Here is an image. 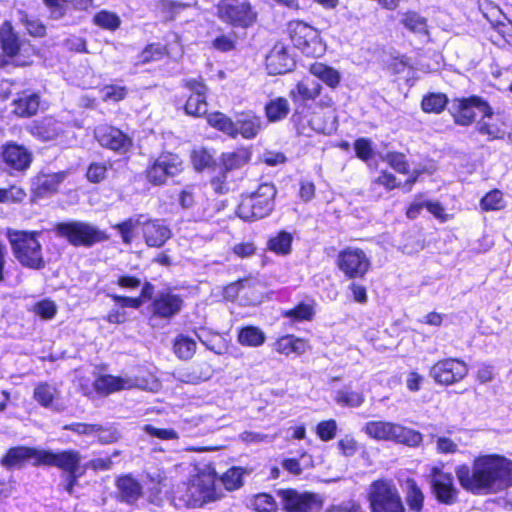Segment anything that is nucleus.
I'll list each match as a JSON object with an SVG mask.
<instances>
[{
    "label": "nucleus",
    "instance_id": "obj_1",
    "mask_svg": "<svg viewBox=\"0 0 512 512\" xmlns=\"http://www.w3.org/2000/svg\"><path fill=\"white\" fill-rule=\"evenodd\" d=\"M455 473L461 487L474 495L494 494L512 486V460L497 453L476 456L471 466L460 465Z\"/></svg>",
    "mask_w": 512,
    "mask_h": 512
},
{
    "label": "nucleus",
    "instance_id": "obj_2",
    "mask_svg": "<svg viewBox=\"0 0 512 512\" xmlns=\"http://www.w3.org/2000/svg\"><path fill=\"white\" fill-rule=\"evenodd\" d=\"M216 472L206 468L190 477L187 482L178 484L174 489V498L187 507H202L220 500L224 494L216 486Z\"/></svg>",
    "mask_w": 512,
    "mask_h": 512
},
{
    "label": "nucleus",
    "instance_id": "obj_3",
    "mask_svg": "<svg viewBox=\"0 0 512 512\" xmlns=\"http://www.w3.org/2000/svg\"><path fill=\"white\" fill-rule=\"evenodd\" d=\"M39 232L9 230L7 238L15 258L25 267L41 269L44 267L42 247L37 239Z\"/></svg>",
    "mask_w": 512,
    "mask_h": 512
},
{
    "label": "nucleus",
    "instance_id": "obj_4",
    "mask_svg": "<svg viewBox=\"0 0 512 512\" xmlns=\"http://www.w3.org/2000/svg\"><path fill=\"white\" fill-rule=\"evenodd\" d=\"M367 501L371 512H405L400 492L391 479L373 481L368 487Z\"/></svg>",
    "mask_w": 512,
    "mask_h": 512
},
{
    "label": "nucleus",
    "instance_id": "obj_5",
    "mask_svg": "<svg viewBox=\"0 0 512 512\" xmlns=\"http://www.w3.org/2000/svg\"><path fill=\"white\" fill-rule=\"evenodd\" d=\"M276 188L273 184H261L257 191L243 196L238 205L237 214L246 221H253L268 216L274 208Z\"/></svg>",
    "mask_w": 512,
    "mask_h": 512
},
{
    "label": "nucleus",
    "instance_id": "obj_6",
    "mask_svg": "<svg viewBox=\"0 0 512 512\" xmlns=\"http://www.w3.org/2000/svg\"><path fill=\"white\" fill-rule=\"evenodd\" d=\"M363 431L375 440L393 441L411 447L418 446L422 441L419 432L388 421H369L364 425Z\"/></svg>",
    "mask_w": 512,
    "mask_h": 512
},
{
    "label": "nucleus",
    "instance_id": "obj_7",
    "mask_svg": "<svg viewBox=\"0 0 512 512\" xmlns=\"http://www.w3.org/2000/svg\"><path fill=\"white\" fill-rule=\"evenodd\" d=\"M55 231L58 236L65 238L73 246L90 247L108 239L104 231L83 221L58 223Z\"/></svg>",
    "mask_w": 512,
    "mask_h": 512
},
{
    "label": "nucleus",
    "instance_id": "obj_8",
    "mask_svg": "<svg viewBox=\"0 0 512 512\" xmlns=\"http://www.w3.org/2000/svg\"><path fill=\"white\" fill-rule=\"evenodd\" d=\"M288 30L293 45L306 56L320 57L325 53L326 46L314 27L302 21H291Z\"/></svg>",
    "mask_w": 512,
    "mask_h": 512
},
{
    "label": "nucleus",
    "instance_id": "obj_9",
    "mask_svg": "<svg viewBox=\"0 0 512 512\" xmlns=\"http://www.w3.org/2000/svg\"><path fill=\"white\" fill-rule=\"evenodd\" d=\"M217 16L223 22L235 27H249L256 21V13L247 1L220 0Z\"/></svg>",
    "mask_w": 512,
    "mask_h": 512
},
{
    "label": "nucleus",
    "instance_id": "obj_10",
    "mask_svg": "<svg viewBox=\"0 0 512 512\" xmlns=\"http://www.w3.org/2000/svg\"><path fill=\"white\" fill-rule=\"evenodd\" d=\"M475 110L483 116L492 115V106L487 100L478 95L454 99V122L461 126H469L475 121Z\"/></svg>",
    "mask_w": 512,
    "mask_h": 512
},
{
    "label": "nucleus",
    "instance_id": "obj_11",
    "mask_svg": "<svg viewBox=\"0 0 512 512\" xmlns=\"http://www.w3.org/2000/svg\"><path fill=\"white\" fill-rule=\"evenodd\" d=\"M336 265L347 278L356 279L364 277L371 263L362 249L347 247L338 253Z\"/></svg>",
    "mask_w": 512,
    "mask_h": 512
},
{
    "label": "nucleus",
    "instance_id": "obj_12",
    "mask_svg": "<svg viewBox=\"0 0 512 512\" xmlns=\"http://www.w3.org/2000/svg\"><path fill=\"white\" fill-rule=\"evenodd\" d=\"M281 504L286 512H319L321 501L317 495L294 489H280L277 492Z\"/></svg>",
    "mask_w": 512,
    "mask_h": 512
},
{
    "label": "nucleus",
    "instance_id": "obj_13",
    "mask_svg": "<svg viewBox=\"0 0 512 512\" xmlns=\"http://www.w3.org/2000/svg\"><path fill=\"white\" fill-rule=\"evenodd\" d=\"M94 389L102 395H108L114 392L129 390L133 388L147 389V381L137 376L128 374L113 376L101 375L94 381Z\"/></svg>",
    "mask_w": 512,
    "mask_h": 512
},
{
    "label": "nucleus",
    "instance_id": "obj_14",
    "mask_svg": "<svg viewBox=\"0 0 512 512\" xmlns=\"http://www.w3.org/2000/svg\"><path fill=\"white\" fill-rule=\"evenodd\" d=\"M181 159L171 153L160 155L146 170L148 181L154 185H162L168 177H173L182 171Z\"/></svg>",
    "mask_w": 512,
    "mask_h": 512
},
{
    "label": "nucleus",
    "instance_id": "obj_15",
    "mask_svg": "<svg viewBox=\"0 0 512 512\" xmlns=\"http://www.w3.org/2000/svg\"><path fill=\"white\" fill-rule=\"evenodd\" d=\"M508 120L503 112H494L492 109L491 116L481 115L476 124V131L486 136L488 141L509 140L512 141V133L507 131Z\"/></svg>",
    "mask_w": 512,
    "mask_h": 512
},
{
    "label": "nucleus",
    "instance_id": "obj_16",
    "mask_svg": "<svg viewBox=\"0 0 512 512\" xmlns=\"http://www.w3.org/2000/svg\"><path fill=\"white\" fill-rule=\"evenodd\" d=\"M94 136L102 147L120 154L128 152L133 145L131 137L120 129L106 124L97 126L94 130Z\"/></svg>",
    "mask_w": 512,
    "mask_h": 512
},
{
    "label": "nucleus",
    "instance_id": "obj_17",
    "mask_svg": "<svg viewBox=\"0 0 512 512\" xmlns=\"http://www.w3.org/2000/svg\"><path fill=\"white\" fill-rule=\"evenodd\" d=\"M40 462L43 466H53L67 473L79 471L82 457L76 450L52 451L42 449Z\"/></svg>",
    "mask_w": 512,
    "mask_h": 512
},
{
    "label": "nucleus",
    "instance_id": "obj_18",
    "mask_svg": "<svg viewBox=\"0 0 512 512\" xmlns=\"http://www.w3.org/2000/svg\"><path fill=\"white\" fill-rule=\"evenodd\" d=\"M1 158L10 170L23 172L32 162L31 152L23 145L8 142L2 146Z\"/></svg>",
    "mask_w": 512,
    "mask_h": 512
},
{
    "label": "nucleus",
    "instance_id": "obj_19",
    "mask_svg": "<svg viewBox=\"0 0 512 512\" xmlns=\"http://www.w3.org/2000/svg\"><path fill=\"white\" fill-rule=\"evenodd\" d=\"M42 453V449L33 447L18 446L10 448L5 456L1 459V464L7 469L20 468L25 462L32 460L34 466H40L39 456Z\"/></svg>",
    "mask_w": 512,
    "mask_h": 512
},
{
    "label": "nucleus",
    "instance_id": "obj_20",
    "mask_svg": "<svg viewBox=\"0 0 512 512\" xmlns=\"http://www.w3.org/2000/svg\"><path fill=\"white\" fill-rule=\"evenodd\" d=\"M142 234L149 247H161L172 236L169 226L160 219H150L142 222Z\"/></svg>",
    "mask_w": 512,
    "mask_h": 512
},
{
    "label": "nucleus",
    "instance_id": "obj_21",
    "mask_svg": "<svg viewBox=\"0 0 512 512\" xmlns=\"http://www.w3.org/2000/svg\"><path fill=\"white\" fill-rule=\"evenodd\" d=\"M185 86L192 91L185 105L186 113L197 117L206 114V86L204 83L198 79H187L185 80Z\"/></svg>",
    "mask_w": 512,
    "mask_h": 512
},
{
    "label": "nucleus",
    "instance_id": "obj_22",
    "mask_svg": "<svg viewBox=\"0 0 512 512\" xmlns=\"http://www.w3.org/2000/svg\"><path fill=\"white\" fill-rule=\"evenodd\" d=\"M294 66V60L283 44H276L266 58V68L269 74L278 75L289 72Z\"/></svg>",
    "mask_w": 512,
    "mask_h": 512
},
{
    "label": "nucleus",
    "instance_id": "obj_23",
    "mask_svg": "<svg viewBox=\"0 0 512 512\" xmlns=\"http://www.w3.org/2000/svg\"><path fill=\"white\" fill-rule=\"evenodd\" d=\"M235 138L240 135L244 139H254L262 130V119L253 112H243L234 121Z\"/></svg>",
    "mask_w": 512,
    "mask_h": 512
},
{
    "label": "nucleus",
    "instance_id": "obj_24",
    "mask_svg": "<svg viewBox=\"0 0 512 512\" xmlns=\"http://www.w3.org/2000/svg\"><path fill=\"white\" fill-rule=\"evenodd\" d=\"M183 300L171 292L160 293L153 301V312L162 318H170L179 313Z\"/></svg>",
    "mask_w": 512,
    "mask_h": 512
},
{
    "label": "nucleus",
    "instance_id": "obj_25",
    "mask_svg": "<svg viewBox=\"0 0 512 512\" xmlns=\"http://www.w3.org/2000/svg\"><path fill=\"white\" fill-rule=\"evenodd\" d=\"M13 113L19 117L28 118L36 115L40 106V97L37 93L24 91L13 100Z\"/></svg>",
    "mask_w": 512,
    "mask_h": 512
},
{
    "label": "nucleus",
    "instance_id": "obj_26",
    "mask_svg": "<svg viewBox=\"0 0 512 512\" xmlns=\"http://www.w3.org/2000/svg\"><path fill=\"white\" fill-rule=\"evenodd\" d=\"M63 132V125L53 118H44L31 126V133L42 141H51Z\"/></svg>",
    "mask_w": 512,
    "mask_h": 512
},
{
    "label": "nucleus",
    "instance_id": "obj_27",
    "mask_svg": "<svg viewBox=\"0 0 512 512\" xmlns=\"http://www.w3.org/2000/svg\"><path fill=\"white\" fill-rule=\"evenodd\" d=\"M307 348L308 345L305 340L293 335L280 337L273 344V350L285 356H300L306 352Z\"/></svg>",
    "mask_w": 512,
    "mask_h": 512
},
{
    "label": "nucleus",
    "instance_id": "obj_28",
    "mask_svg": "<svg viewBox=\"0 0 512 512\" xmlns=\"http://www.w3.org/2000/svg\"><path fill=\"white\" fill-rule=\"evenodd\" d=\"M309 72L332 89L338 87L342 78L338 70L322 62L311 64Z\"/></svg>",
    "mask_w": 512,
    "mask_h": 512
},
{
    "label": "nucleus",
    "instance_id": "obj_29",
    "mask_svg": "<svg viewBox=\"0 0 512 512\" xmlns=\"http://www.w3.org/2000/svg\"><path fill=\"white\" fill-rule=\"evenodd\" d=\"M117 487L119 489L121 499L127 503H134L142 495V486L130 475L118 478Z\"/></svg>",
    "mask_w": 512,
    "mask_h": 512
},
{
    "label": "nucleus",
    "instance_id": "obj_30",
    "mask_svg": "<svg viewBox=\"0 0 512 512\" xmlns=\"http://www.w3.org/2000/svg\"><path fill=\"white\" fill-rule=\"evenodd\" d=\"M404 493L409 511L421 512L424 506V494L414 479H406Z\"/></svg>",
    "mask_w": 512,
    "mask_h": 512
},
{
    "label": "nucleus",
    "instance_id": "obj_31",
    "mask_svg": "<svg viewBox=\"0 0 512 512\" xmlns=\"http://www.w3.org/2000/svg\"><path fill=\"white\" fill-rule=\"evenodd\" d=\"M66 175L64 171L39 175L35 182L36 191L41 195L55 193Z\"/></svg>",
    "mask_w": 512,
    "mask_h": 512
},
{
    "label": "nucleus",
    "instance_id": "obj_32",
    "mask_svg": "<svg viewBox=\"0 0 512 512\" xmlns=\"http://www.w3.org/2000/svg\"><path fill=\"white\" fill-rule=\"evenodd\" d=\"M60 391L53 384L47 382L38 383L33 392L34 400L42 407H53L54 401L59 398Z\"/></svg>",
    "mask_w": 512,
    "mask_h": 512
},
{
    "label": "nucleus",
    "instance_id": "obj_33",
    "mask_svg": "<svg viewBox=\"0 0 512 512\" xmlns=\"http://www.w3.org/2000/svg\"><path fill=\"white\" fill-rule=\"evenodd\" d=\"M322 86L317 81L303 79L291 90L290 96L294 100H313L321 93Z\"/></svg>",
    "mask_w": 512,
    "mask_h": 512
},
{
    "label": "nucleus",
    "instance_id": "obj_34",
    "mask_svg": "<svg viewBox=\"0 0 512 512\" xmlns=\"http://www.w3.org/2000/svg\"><path fill=\"white\" fill-rule=\"evenodd\" d=\"M0 42L7 56H15L20 49L19 38L14 33L9 21L4 22L0 28Z\"/></svg>",
    "mask_w": 512,
    "mask_h": 512
},
{
    "label": "nucleus",
    "instance_id": "obj_35",
    "mask_svg": "<svg viewBox=\"0 0 512 512\" xmlns=\"http://www.w3.org/2000/svg\"><path fill=\"white\" fill-rule=\"evenodd\" d=\"M443 469L444 465L432 468L430 475L431 485L437 498L443 503H448V475Z\"/></svg>",
    "mask_w": 512,
    "mask_h": 512
},
{
    "label": "nucleus",
    "instance_id": "obj_36",
    "mask_svg": "<svg viewBox=\"0 0 512 512\" xmlns=\"http://www.w3.org/2000/svg\"><path fill=\"white\" fill-rule=\"evenodd\" d=\"M250 160V152L247 149H238L236 151L223 153L220 157L223 169L231 172L240 169Z\"/></svg>",
    "mask_w": 512,
    "mask_h": 512
},
{
    "label": "nucleus",
    "instance_id": "obj_37",
    "mask_svg": "<svg viewBox=\"0 0 512 512\" xmlns=\"http://www.w3.org/2000/svg\"><path fill=\"white\" fill-rule=\"evenodd\" d=\"M237 339L243 346L259 347L265 342L266 336L260 328L247 326L240 329Z\"/></svg>",
    "mask_w": 512,
    "mask_h": 512
},
{
    "label": "nucleus",
    "instance_id": "obj_38",
    "mask_svg": "<svg viewBox=\"0 0 512 512\" xmlns=\"http://www.w3.org/2000/svg\"><path fill=\"white\" fill-rule=\"evenodd\" d=\"M401 24L416 34L427 35V21L424 17L420 16L416 12H405L401 15Z\"/></svg>",
    "mask_w": 512,
    "mask_h": 512
},
{
    "label": "nucleus",
    "instance_id": "obj_39",
    "mask_svg": "<svg viewBox=\"0 0 512 512\" xmlns=\"http://www.w3.org/2000/svg\"><path fill=\"white\" fill-rule=\"evenodd\" d=\"M266 116L269 121L275 122L285 118L289 111V103L286 98L278 97L271 100L265 107Z\"/></svg>",
    "mask_w": 512,
    "mask_h": 512
},
{
    "label": "nucleus",
    "instance_id": "obj_40",
    "mask_svg": "<svg viewBox=\"0 0 512 512\" xmlns=\"http://www.w3.org/2000/svg\"><path fill=\"white\" fill-rule=\"evenodd\" d=\"M142 215L137 217H131L124 220L121 223L113 225V229H116L125 244H130L134 238V231L138 226H142Z\"/></svg>",
    "mask_w": 512,
    "mask_h": 512
},
{
    "label": "nucleus",
    "instance_id": "obj_41",
    "mask_svg": "<svg viewBox=\"0 0 512 512\" xmlns=\"http://www.w3.org/2000/svg\"><path fill=\"white\" fill-rule=\"evenodd\" d=\"M207 121L210 126L218 129L219 131L235 138L234 121L221 112H214L207 116Z\"/></svg>",
    "mask_w": 512,
    "mask_h": 512
},
{
    "label": "nucleus",
    "instance_id": "obj_42",
    "mask_svg": "<svg viewBox=\"0 0 512 512\" xmlns=\"http://www.w3.org/2000/svg\"><path fill=\"white\" fill-rule=\"evenodd\" d=\"M93 23L102 29L115 31L120 27L121 19L114 12L101 10L94 15Z\"/></svg>",
    "mask_w": 512,
    "mask_h": 512
},
{
    "label": "nucleus",
    "instance_id": "obj_43",
    "mask_svg": "<svg viewBox=\"0 0 512 512\" xmlns=\"http://www.w3.org/2000/svg\"><path fill=\"white\" fill-rule=\"evenodd\" d=\"M503 193L499 189H492L480 199V207L483 211H498L504 208Z\"/></svg>",
    "mask_w": 512,
    "mask_h": 512
},
{
    "label": "nucleus",
    "instance_id": "obj_44",
    "mask_svg": "<svg viewBox=\"0 0 512 512\" xmlns=\"http://www.w3.org/2000/svg\"><path fill=\"white\" fill-rule=\"evenodd\" d=\"M292 236L291 234L282 231L275 237H272L268 242V248L279 255H287L291 251Z\"/></svg>",
    "mask_w": 512,
    "mask_h": 512
},
{
    "label": "nucleus",
    "instance_id": "obj_45",
    "mask_svg": "<svg viewBox=\"0 0 512 512\" xmlns=\"http://www.w3.org/2000/svg\"><path fill=\"white\" fill-rule=\"evenodd\" d=\"M335 401L342 406L359 407L364 402V395L345 387L337 391Z\"/></svg>",
    "mask_w": 512,
    "mask_h": 512
},
{
    "label": "nucleus",
    "instance_id": "obj_46",
    "mask_svg": "<svg viewBox=\"0 0 512 512\" xmlns=\"http://www.w3.org/2000/svg\"><path fill=\"white\" fill-rule=\"evenodd\" d=\"M244 469L241 467H232L228 469L221 477V482L227 491H234L243 485Z\"/></svg>",
    "mask_w": 512,
    "mask_h": 512
},
{
    "label": "nucleus",
    "instance_id": "obj_47",
    "mask_svg": "<svg viewBox=\"0 0 512 512\" xmlns=\"http://www.w3.org/2000/svg\"><path fill=\"white\" fill-rule=\"evenodd\" d=\"M196 351V342L184 335H180L175 339L174 352L184 360L190 359Z\"/></svg>",
    "mask_w": 512,
    "mask_h": 512
},
{
    "label": "nucleus",
    "instance_id": "obj_48",
    "mask_svg": "<svg viewBox=\"0 0 512 512\" xmlns=\"http://www.w3.org/2000/svg\"><path fill=\"white\" fill-rule=\"evenodd\" d=\"M199 341L205 345L209 350L220 355L223 353L222 341L218 334L210 333L205 328H200L196 332Z\"/></svg>",
    "mask_w": 512,
    "mask_h": 512
},
{
    "label": "nucleus",
    "instance_id": "obj_49",
    "mask_svg": "<svg viewBox=\"0 0 512 512\" xmlns=\"http://www.w3.org/2000/svg\"><path fill=\"white\" fill-rule=\"evenodd\" d=\"M447 97L442 93H431L423 98L422 109L427 113H440L447 104Z\"/></svg>",
    "mask_w": 512,
    "mask_h": 512
},
{
    "label": "nucleus",
    "instance_id": "obj_50",
    "mask_svg": "<svg viewBox=\"0 0 512 512\" xmlns=\"http://www.w3.org/2000/svg\"><path fill=\"white\" fill-rule=\"evenodd\" d=\"M314 311L313 307L309 304L300 303L295 308L285 311L284 316L291 318L294 321L311 320Z\"/></svg>",
    "mask_w": 512,
    "mask_h": 512
},
{
    "label": "nucleus",
    "instance_id": "obj_51",
    "mask_svg": "<svg viewBox=\"0 0 512 512\" xmlns=\"http://www.w3.org/2000/svg\"><path fill=\"white\" fill-rule=\"evenodd\" d=\"M253 508L258 512H276L277 505L273 497L266 493L256 495L252 502Z\"/></svg>",
    "mask_w": 512,
    "mask_h": 512
},
{
    "label": "nucleus",
    "instance_id": "obj_52",
    "mask_svg": "<svg viewBox=\"0 0 512 512\" xmlns=\"http://www.w3.org/2000/svg\"><path fill=\"white\" fill-rule=\"evenodd\" d=\"M191 161L195 169L203 170L213 163L212 154L204 148L193 150L191 154Z\"/></svg>",
    "mask_w": 512,
    "mask_h": 512
},
{
    "label": "nucleus",
    "instance_id": "obj_53",
    "mask_svg": "<svg viewBox=\"0 0 512 512\" xmlns=\"http://www.w3.org/2000/svg\"><path fill=\"white\" fill-rule=\"evenodd\" d=\"M337 432V423L335 420H325L318 423L316 426V434L322 441L332 440Z\"/></svg>",
    "mask_w": 512,
    "mask_h": 512
},
{
    "label": "nucleus",
    "instance_id": "obj_54",
    "mask_svg": "<svg viewBox=\"0 0 512 512\" xmlns=\"http://www.w3.org/2000/svg\"><path fill=\"white\" fill-rule=\"evenodd\" d=\"M102 99L104 101L118 102L127 95V89L124 86L106 85L101 89Z\"/></svg>",
    "mask_w": 512,
    "mask_h": 512
},
{
    "label": "nucleus",
    "instance_id": "obj_55",
    "mask_svg": "<svg viewBox=\"0 0 512 512\" xmlns=\"http://www.w3.org/2000/svg\"><path fill=\"white\" fill-rule=\"evenodd\" d=\"M358 442L352 435H345L337 442V447L344 457H352L358 451Z\"/></svg>",
    "mask_w": 512,
    "mask_h": 512
},
{
    "label": "nucleus",
    "instance_id": "obj_56",
    "mask_svg": "<svg viewBox=\"0 0 512 512\" xmlns=\"http://www.w3.org/2000/svg\"><path fill=\"white\" fill-rule=\"evenodd\" d=\"M33 311L42 319L50 320L55 316L57 307L51 300H42L34 305Z\"/></svg>",
    "mask_w": 512,
    "mask_h": 512
},
{
    "label": "nucleus",
    "instance_id": "obj_57",
    "mask_svg": "<svg viewBox=\"0 0 512 512\" xmlns=\"http://www.w3.org/2000/svg\"><path fill=\"white\" fill-rule=\"evenodd\" d=\"M325 512H365V510L359 501L348 499L339 504L329 506Z\"/></svg>",
    "mask_w": 512,
    "mask_h": 512
},
{
    "label": "nucleus",
    "instance_id": "obj_58",
    "mask_svg": "<svg viewBox=\"0 0 512 512\" xmlns=\"http://www.w3.org/2000/svg\"><path fill=\"white\" fill-rule=\"evenodd\" d=\"M143 430L150 436L161 440H175L179 438L178 433L171 428H156L152 425H145Z\"/></svg>",
    "mask_w": 512,
    "mask_h": 512
},
{
    "label": "nucleus",
    "instance_id": "obj_59",
    "mask_svg": "<svg viewBox=\"0 0 512 512\" xmlns=\"http://www.w3.org/2000/svg\"><path fill=\"white\" fill-rule=\"evenodd\" d=\"M467 372V365L463 361L450 358V384L462 380Z\"/></svg>",
    "mask_w": 512,
    "mask_h": 512
},
{
    "label": "nucleus",
    "instance_id": "obj_60",
    "mask_svg": "<svg viewBox=\"0 0 512 512\" xmlns=\"http://www.w3.org/2000/svg\"><path fill=\"white\" fill-rule=\"evenodd\" d=\"M354 148L357 157L367 161L373 156L372 143L366 138H359L354 143Z\"/></svg>",
    "mask_w": 512,
    "mask_h": 512
},
{
    "label": "nucleus",
    "instance_id": "obj_61",
    "mask_svg": "<svg viewBox=\"0 0 512 512\" xmlns=\"http://www.w3.org/2000/svg\"><path fill=\"white\" fill-rule=\"evenodd\" d=\"M433 379L441 384V385H447L448 384V362L443 360L436 363L430 372Z\"/></svg>",
    "mask_w": 512,
    "mask_h": 512
},
{
    "label": "nucleus",
    "instance_id": "obj_62",
    "mask_svg": "<svg viewBox=\"0 0 512 512\" xmlns=\"http://www.w3.org/2000/svg\"><path fill=\"white\" fill-rule=\"evenodd\" d=\"M49 8L51 18L58 20L66 14L67 0H43Z\"/></svg>",
    "mask_w": 512,
    "mask_h": 512
},
{
    "label": "nucleus",
    "instance_id": "obj_63",
    "mask_svg": "<svg viewBox=\"0 0 512 512\" xmlns=\"http://www.w3.org/2000/svg\"><path fill=\"white\" fill-rule=\"evenodd\" d=\"M24 196V191L16 186H11L8 189H0V202L2 203L21 201Z\"/></svg>",
    "mask_w": 512,
    "mask_h": 512
},
{
    "label": "nucleus",
    "instance_id": "obj_64",
    "mask_svg": "<svg viewBox=\"0 0 512 512\" xmlns=\"http://www.w3.org/2000/svg\"><path fill=\"white\" fill-rule=\"evenodd\" d=\"M107 167L102 163H92L87 170V179L90 182L98 183L106 177Z\"/></svg>",
    "mask_w": 512,
    "mask_h": 512
}]
</instances>
